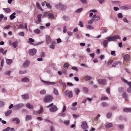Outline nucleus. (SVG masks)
I'll return each mask as SVG.
<instances>
[{
  "label": "nucleus",
  "mask_w": 131,
  "mask_h": 131,
  "mask_svg": "<svg viewBox=\"0 0 131 131\" xmlns=\"http://www.w3.org/2000/svg\"><path fill=\"white\" fill-rule=\"evenodd\" d=\"M106 39L109 42L114 41H116L117 39H120L121 37L117 35L108 37Z\"/></svg>",
  "instance_id": "f257e3e1"
},
{
  "label": "nucleus",
  "mask_w": 131,
  "mask_h": 131,
  "mask_svg": "<svg viewBox=\"0 0 131 131\" xmlns=\"http://www.w3.org/2000/svg\"><path fill=\"white\" fill-rule=\"evenodd\" d=\"M50 108L49 110L51 112H54L57 111L58 109L56 106L53 105V103H52L47 107V108Z\"/></svg>",
  "instance_id": "f03ea898"
},
{
  "label": "nucleus",
  "mask_w": 131,
  "mask_h": 131,
  "mask_svg": "<svg viewBox=\"0 0 131 131\" xmlns=\"http://www.w3.org/2000/svg\"><path fill=\"white\" fill-rule=\"evenodd\" d=\"M53 99L52 96L48 95L46 96L44 99V101L45 102H49L51 101Z\"/></svg>",
  "instance_id": "7ed1b4c3"
},
{
  "label": "nucleus",
  "mask_w": 131,
  "mask_h": 131,
  "mask_svg": "<svg viewBox=\"0 0 131 131\" xmlns=\"http://www.w3.org/2000/svg\"><path fill=\"white\" fill-rule=\"evenodd\" d=\"M42 17V15L41 14H39L37 16V20H35V23L36 24H38L42 21L41 20V18Z\"/></svg>",
  "instance_id": "20e7f679"
},
{
  "label": "nucleus",
  "mask_w": 131,
  "mask_h": 131,
  "mask_svg": "<svg viewBox=\"0 0 131 131\" xmlns=\"http://www.w3.org/2000/svg\"><path fill=\"white\" fill-rule=\"evenodd\" d=\"M81 126L83 129H86L88 127L87 123L85 121H84L82 122Z\"/></svg>",
  "instance_id": "39448f33"
},
{
  "label": "nucleus",
  "mask_w": 131,
  "mask_h": 131,
  "mask_svg": "<svg viewBox=\"0 0 131 131\" xmlns=\"http://www.w3.org/2000/svg\"><path fill=\"white\" fill-rule=\"evenodd\" d=\"M24 105L23 103L18 104L14 106L13 108L14 110H16L19 109L23 107Z\"/></svg>",
  "instance_id": "423d86ee"
},
{
  "label": "nucleus",
  "mask_w": 131,
  "mask_h": 131,
  "mask_svg": "<svg viewBox=\"0 0 131 131\" xmlns=\"http://www.w3.org/2000/svg\"><path fill=\"white\" fill-rule=\"evenodd\" d=\"M37 51V50L36 49L33 48L29 50V54L31 56H33L36 54Z\"/></svg>",
  "instance_id": "0eeeda50"
},
{
  "label": "nucleus",
  "mask_w": 131,
  "mask_h": 131,
  "mask_svg": "<svg viewBox=\"0 0 131 131\" xmlns=\"http://www.w3.org/2000/svg\"><path fill=\"white\" fill-rule=\"evenodd\" d=\"M97 81L99 84L102 85H104L106 82V80L105 79H97Z\"/></svg>",
  "instance_id": "6e6552de"
},
{
  "label": "nucleus",
  "mask_w": 131,
  "mask_h": 131,
  "mask_svg": "<svg viewBox=\"0 0 131 131\" xmlns=\"http://www.w3.org/2000/svg\"><path fill=\"white\" fill-rule=\"evenodd\" d=\"M42 82L46 85H54L56 84V83L55 82H49L45 81L43 80H42Z\"/></svg>",
  "instance_id": "1a4fd4ad"
},
{
  "label": "nucleus",
  "mask_w": 131,
  "mask_h": 131,
  "mask_svg": "<svg viewBox=\"0 0 131 131\" xmlns=\"http://www.w3.org/2000/svg\"><path fill=\"white\" fill-rule=\"evenodd\" d=\"M46 42L47 44H49L51 41V39L49 35H46Z\"/></svg>",
  "instance_id": "9d476101"
},
{
  "label": "nucleus",
  "mask_w": 131,
  "mask_h": 131,
  "mask_svg": "<svg viewBox=\"0 0 131 131\" xmlns=\"http://www.w3.org/2000/svg\"><path fill=\"white\" fill-rule=\"evenodd\" d=\"M121 79L124 82L129 85V87H131V82H129L127 80L123 78H121Z\"/></svg>",
  "instance_id": "9b49d317"
},
{
  "label": "nucleus",
  "mask_w": 131,
  "mask_h": 131,
  "mask_svg": "<svg viewBox=\"0 0 131 131\" xmlns=\"http://www.w3.org/2000/svg\"><path fill=\"white\" fill-rule=\"evenodd\" d=\"M30 61L29 60H26L24 63L23 64V66L24 67L27 68L28 67L29 65Z\"/></svg>",
  "instance_id": "f8f14e48"
},
{
  "label": "nucleus",
  "mask_w": 131,
  "mask_h": 131,
  "mask_svg": "<svg viewBox=\"0 0 131 131\" xmlns=\"http://www.w3.org/2000/svg\"><path fill=\"white\" fill-rule=\"evenodd\" d=\"M121 8L122 9L127 10L131 9V6H128L127 5H126L125 6L121 7Z\"/></svg>",
  "instance_id": "ddd939ff"
},
{
  "label": "nucleus",
  "mask_w": 131,
  "mask_h": 131,
  "mask_svg": "<svg viewBox=\"0 0 131 131\" xmlns=\"http://www.w3.org/2000/svg\"><path fill=\"white\" fill-rule=\"evenodd\" d=\"M108 41L107 39L103 41V45L104 47L106 48L108 45Z\"/></svg>",
  "instance_id": "4468645a"
},
{
  "label": "nucleus",
  "mask_w": 131,
  "mask_h": 131,
  "mask_svg": "<svg viewBox=\"0 0 131 131\" xmlns=\"http://www.w3.org/2000/svg\"><path fill=\"white\" fill-rule=\"evenodd\" d=\"M124 60L126 61H129L130 58L128 54H126L123 57Z\"/></svg>",
  "instance_id": "2eb2a0df"
},
{
  "label": "nucleus",
  "mask_w": 131,
  "mask_h": 131,
  "mask_svg": "<svg viewBox=\"0 0 131 131\" xmlns=\"http://www.w3.org/2000/svg\"><path fill=\"white\" fill-rule=\"evenodd\" d=\"M34 41L35 40L34 39L31 38H29V41H27V42L31 45H35V44H34L33 43H32V42H34Z\"/></svg>",
  "instance_id": "dca6fc26"
},
{
  "label": "nucleus",
  "mask_w": 131,
  "mask_h": 131,
  "mask_svg": "<svg viewBox=\"0 0 131 131\" xmlns=\"http://www.w3.org/2000/svg\"><path fill=\"white\" fill-rule=\"evenodd\" d=\"M32 118L31 116L29 115H27L25 117V120L26 121L30 120Z\"/></svg>",
  "instance_id": "f3484780"
},
{
  "label": "nucleus",
  "mask_w": 131,
  "mask_h": 131,
  "mask_svg": "<svg viewBox=\"0 0 131 131\" xmlns=\"http://www.w3.org/2000/svg\"><path fill=\"white\" fill-rule=\"evenodd\" d=\"M12 121L15 122L17 124H18L20 123V120L17 117L14 118L13 119Z\"/></svg>",
  "instance_id": "a211bd4d"
},
{
  "label": "nucleus",
  "mask_w": 131,
  "mask_h": 131,
  "mask_svg": "<svg viewBox=\"0 0 131 131\" xmlns=\"http://www.w3.org/2000/svg\"><path fill=\"white\" fill-rule=\"evenodd\" d=\"M121 63L119 61H116L114 62L112 65V67H115L116 65L118 64L120 66L121 65Z\"/></svg>",
  "instance_id": "6ab92c4d"
},
{
  "label": "nucleus",
  "mask_w": 131,
  "mask_h": 131,
  "mask_svg": "<svg viewBox=\"0 0 131 131\" xmlns=\"http://www.w3.org/2000/svg\"><path fill=\"white\" fill-rule=\"evenodd\" d=\"M26 106L27 108L30 109L32 110L34 108L33 106L29 103L27 104L26 105Z\"/></svg>",
  "instance_id": "aec40b11"
},
{
  "label": "nucleus",
  "mask_w": 131,
  "mask_h": 131,
  "mask_svg": "<svg viewBox=\"0 0 131 131\" xmlns=\"http://www.w3.org/2000/svg\"><path fill=\"white\" fill-rule=\"evenodd\" d=\"M74 90L75 93L77 95H78L80 91V90L78 88H75Z\"/></svg>",
  "instance_id": "412c9836"
},
{
  "label": "nucleus",
  "mask_w": 131,
  "mask_h": 131,
  "mask_svg": "<svg viewBox=\"0 0 131 131\" xmlns=\"http://www.w3.org/2000/svg\"><path fill=\"white\" fill-rule=\"evenodd\" d=\"M16 14V13H14L12 14H11L10 15V16L9 17L10 20H13L16 17L15 16V15Z\"/></svg>",
  "instance_id": "4be33fe9"
},
{
  "label": "nucleus",
  "mask_w": 131,
  "mask_h": 131,
  "mask_svg": "<svg viewBox=\"0 0 131 131\" xmlns=\"http://www.w3.org/2000/svg\"><path fill=\"white\" fill-rule=\"evenodd\" d=\"M13 60L12 59H6V63L8 65L10 64L12 62Z\"/></svg>",
  "instance_id": "5701e85b"
},
{
  "label": "nucleus",
  "mask_w": 131,
  "mask_h": 131,
  "mask_svg": "<svg viewBox=\"0 0 131 131\" xmlns=\"http://www.w3.org/2000/svg\"><path fill=\"white\" fill-rule=\"evenodd\" d=\"M4 11L6 13H9L11 12V10L9 8H3Z\"/></svg>",
  "instance_id": "b1692460"
},
{
  "label": "nucleus",
  "mask_w": 131,
  "mask_h": 131,
  "mask_svg": "<svg viewBox=\"0 0 131 131\" xmlns=\"http://www.w3.org/2000/svg\"><path fill=\"white\" fill-rule=\"evenodd\" d=\"M48 16L51 19H52L54 18V15L52 13L49 12L48 14Z\"/></svg>",
  "instance_id": "393cba45"
},
{
  "label": "nucleus",
  "mask_w": 131,
  "mask_h": 131,
  "mask_svg": "<svg viewBox=\"0 0 131 131\" xmlns=\"http://www.w3.org/2000/svg\"><path fill=\"white\" fill-rule=\"evenodd\" d=\"M92 78L89 75H87L86 76L85 78V80L86 81H88L89 80L92 79Z\"/></svg>",
  "instance_id": "a878e982"
},
{
  "label": "nucleus",
  "mask_w": 131,
  "mask_h": 131,
  "mask_svg": "<svg viewBox=\"0 0 131 131\" xmlns=\"http://www.w3.org/2000/svg\"><path fill=\"white\" fill-rule=\"evenodd\" d=\"M113 126V124L112 123H109L106 125L105 127L107 128H108Z\"/></svg>",
  "instance_id": "bb28decb"
},
{
  "label": "nucleus",
  "mask_w": 131,
  "mask_h": 131,
  "mask_svg": "<svg viewBox=\"0 0 131 131\" xmlns=\"http://www.w3.org/2000/svg\"><path fill=\"white\" fill-rule=\"evenodd\" d=\"M21 81L24 82H29V80L28 78H25L22 79Z\"/></svg>",
  "instance_id": "cd10ccee"
},
{
  "label": "nucleus",
  "mask_w": 131,
  "mask_h": 131,
  "mask_svg": "<svg viewBox=\"0 0 131 131\" xmlns=\"http://www.w3.org/2000/svg\"><path fill=\"white\" fill-rule=\"evenodd\" d=\"M59 83L62 85L64 88L65 89L66 88V85L64 83L62 82V81H59Z\"/></svg>",
  "instance_id": "c85d7f7f"
},
{
  "label": "nucleus",
  "mask_w": 131,
  "mask_h": 131,
  "mask_svg": "<svg viewBox=\"0 0 131 131\" xmlns=\"http://www.w3.org/2000/svg\"><path fill=\"white\" fill-rule=\"evenodd\" d=\"M12 110H10L7 111L5 113V116H9L12 113Z\"/></svg>",
  "instance_id": "c756f323"
},
{
  "label": "nucleus",
  "mask_w": 131,
  "mask_h": 131,
  "mask_svg": "<svg viewBox=\"0 0 131 131\" xmlns=\"http://www.w3.org/2000/svg\"><path fill=\"white\" fill-rule=\"evenodd\" d=\"M53 93L56 95L59 94V92L57 89L56 88H54L53 90Z\"/></svg>",
  "instance_id": "7c9ffc66"
},
{
  "label": "nucleus",
  "mask_w": 131,
  "mask_h": 131,
  "mask_svg": "<svg viewBox=\"0 0 131 131\" xmlns=\"http://www.w3.org/2000/svg\"><path fill=\"white\" fill-rule=\"evenodd\" d=\"M124 111L125 112H131V109L130 108H124Z\"/></svg>",
  "instance_id": "2f4dec72"
},
{
  "label": "nucleus",
  "mask_w": 131,
  "mask_h": 131,
  "mask_svg": "<svg viewBox=\"0 0 131 131\" xmlns=\"http://www.w3.org/2000/svg\"><path fill=\"white\" fill-rule=\"evenodd\" d=\"M21 96L22 98L24 99H28L29 97V95L28 94L22 95Z\"/></svg>",
  "instance_id": "473e14b6"
},
{
  "label": "nucleus",
  "mask_w": 131,
  "mask_h": 131,
  "mask_svg": "<svg viewBox=\"0 0 131 131\" xmlns=\"http://www.w3.org/2000/svg\"><path fill=\"white\" fill-rule=\"evenodd\" d=\"M112 115V113L111 112H109L106 114V116L107 118H110Z\"/></svg>",
  "instance_id": "72a5a7b5"
},
{
  "label": "nucleus",
  "mask_w": 131,
  "mask_h": 131,
  "mask_svg": "<svg viewBox=\"0 0 131 131\" xmlns=\"http://www.w3.org/2000/svg\"><path fill=\"white\" fill-rule=\"evenodd\" d=\"M18 41H16L14 42L13 44V46L15 48H16L18 44Z\"/></svg>",
  "instance_id": "f704fd0d"
},
{
  "label": "nucleus",
  "mask_w": 131,
  "mask_h": 131,
  "mask_svg": "<svg viewBox=\"0 0 131 131\" xmlns=\"http://www.w3.org/2000/svg\"><path fill=\"white\" fill-rule=\"evenodd\" d=\"M64 124L66 125H69V123H70V121L69 120H64L63 121Z\"/></svg>",
  "instance_id": "c9c22d12"
},
{
  "label": "nucleus",
  "mask_w": 131,
  "mask_h": 131,
  "mask_svg": "<svg viewBox=\"0 0 131 131\" xmlns=\"http://www.w3.org/2000/svg\"><path fill=\"white\" fill-rule=\"evenodd\" d=\"M63 18V19L66 21H67L69 20V17L66 16H64Z\"/></svg>",
  "instance_id": "e433bc0d"
},
{
  "label": "nucleus",
  "mask_w": 131,
  "mask_h": 131,
  "mask_svg": "<svg viewBox=\"0 0 131 131\" xmlns=\"http://www.w3.org/2000/svg\"><path fill=\"white\" fill-rule=\"evenodd\" d=\"M124 90V88L123 87H120L118 88V90L119 92L121 93L123 92Z\"/></svg>",
  "instance_id": "4c0bfd02"
},
{
  "label": "nucleus",
  "mask_w": 131,
  "mask_h": 131,
  "mask_svg": "<svg viewBox=\"0 0 131 131\" xmlns=\"http://www.w3.org/2000/svg\"><path fill=\"white\" fill-rule=\"evenodd\" d=\"M86 27L87 28L90 30L93 29L94 28V27L91 25H87Z\"/></svg>",
  "instance_id": "58836bf2"
},
{
  "label": "nucleus",
  "mask_w": 131,
  "mask_h": 131,
  "mask_svg": "<svg viewBox=\"0 0 131 131\" xmlns=\"http://www.w3.org/2000/svg\"><path fill=\"white\" fill-rule=\"evenodd\" d=\"M43 111V109L42 107H40V109L38 110V114H41L42 113Z\"/></svg>",
  "instance_id": "ea45409f"
},
{
  "label": "nucleus",
  "mask_w": 131,
  "mask_h": 131,
  "mask_svg": "<svg viewBox=\"0 0 131 131\" xmlns=\"http://www.w3.org/2000/svg\"><path fill=\"white\" fill-rule=\"evenodd\" d=\"M117 126L118 128L121 130H122L124 128V126L122 125H118Z\"/></svg>",
  "instance_id": "a19ab883"
},
{
  "label": "nucleus",
  "mask_w": 131,
  "mask_h": 131,
  "mask_svg": "<svg viewBox=\"0 0 131 131\" xmlns=\"http://www.w3.org/2000/svg\"><path fill=\"white\" fill-rule=\"evenodd\" d=\"M83 91L86 93H88L89 91L88 88L86 87H84L83 88Z\"/></svg>",
  "instance_id": "79ce46f5"
},
{
  "label": "nucleus",
  "mask_w": 131,
  "mask_h": 131,
  "mask_svg": "<svg viewBox=\"0 0 131 131\" xmlns=\"http://www.w3.org/2000/svg\"><path fill=\"white\" fill-rule=\"evenodd\" d=\"M34 32L37 34H39L40 33V31L38 29H37L34 30Z\"/></svg>",
  "instance_id": "37998d69"
},
{
  "label": "nucleus",
  "mask_w": 131,
  "mask_h": 131,
  "mask_svg": "<svg viewBox=\"0 0 131 131\" xmlns=\"http://www.w3.org/2000/svg\"><path fill=\"white\" fill-rule=\"evenodd\" d=\"M27 72L26 70H25L24 71L20 70L19 71V73L20 74H23L26 73Z\"/></svg>",
  "instance_id": "c03bdc74"
},
{
  "label": "nucleus",
  "mask_w": 131,
  "mask_h": 131,
  "mask_svg": "<svg viewBox=\"0 0 131 131\" xmlns=\"http://www.w3.org/2000/svg\"><path fill=\"white\" fill-rule=\"evenodd\" d=\"M73 96L72 92L71 91H70V93L68 94V97L69 98H71Z\"/></svg>",
  "instance_id": "a18cd8bd"
},
{
  "label": "nucleus",
  "mask_w": 131,
  "mask_h": 131,
  "mask_svg": "<svg viewBox=\"0 0 131 131\" xmlns=\"http://www.w3.org/2000/svg\"><path fill=\"white\" fill-rule=\"evenodd\" d=\"M117 16L118 18H122L123 17V16L122 13H119L117 15Z\"/></svg>",
  "instance_id": "49530a36"
},
{
  "label": "nucleus",
  "mask_w": 131,
  "mask_h": 131,
  "mask_svg": "<svg viewBox=\"0 0 131 131\" xmlns=\"http://www.w3.org/2000/svg\"><path fill=\"white\" fill-rule=\"evenodd\" d=\"M46 93V91L45 90H42L40 92V93L41 94H45Z\"/></svg>",
  "instance_id": "de8ad7c7"
},
{
  "label": "nucleus",
  "mask_w": 131,
  "mask_h": 131,
  "mask_svg": "<svg viewBox=\"0 0 131 131\" xmlns=\"http://www.w3.org/2000/svg\"><path fill=\"white\" fill-rule=\"evenodd\" d=\"M100 18V16L98 15H97L94 19V20H95L96 21H98Z\"/></svg>",
  "instance_id": "09e8293b"
},
{
  "label": "nucleus",
  "mask_w": 131,
  "mask_h": 131,
  "mask_svg": "<svg viewBox=\"0 0 131 131\" xmlns=\"http://www.w3.org/2000/svg\"><path fill=\"white\" fill-rule=\"evenodd\" d=\"M111 55L114 56H115L116 55L115 54V51H112L111 52Z\"/></svg>",
  "instance_id": "8fccbe9b"
},
{
  "label": "nucleus",
  "mask_w": 131,
  "mask_h": 131,
  "mask_svg": "<svg viewBox=\"0 0 131 131\" xmlns=\"http://www.w3.org/2000/svg\"><path fill=\"white\" fill-rule=\"evenodd\" d=\"M102 105L104 107H107L108 106V104L106 103L103 102L102 104Z\"/></svg>",
  "instance_id": "3c124183"
},
{
  "label": "nucleus",
  "mask_w": 131,
  "mask_h": 131,
  "mask_svg": "<svg viewBox=\"0 0 131 131\" xmlns=\"http://www.w3.org/2000/svg\"><path fill=\"white\" fill-rule=\"evenodd\" d=\"M108 100V98L107 97H104L101 98V100L102 101L104 100Z\"/></svg>",
  "instance_id": "603ef678"
},
{
  "label": "nucleus",
  "mask_w": 131,
  "mask_h": 131,
  "mask_svg": "<svg viewBox=\"0 0 131 131\" xmlns=\"http://www.w3.org/2000/svg\"><path fill=\"white\" fill-rule=\"evenodd\" d=\"M79 25L80 27H83L84 26L83 23L81 21H79Z\"/></svg>",
  "instance_id": "864d4df0"
},
{
  "label": "nucleus",
  "mask_w": 131,
  "mask_h": 131,
  "mask_svg": "<svg viewBox=\"0 0 131 131\" xmlns=\"http://www.w3.org/2000/svg\"><path fill=\"white\" fill-rule=\"evenodd\" d=\"M83 10V8H81L78 9L76 11V12L78 13H80Z\"/></svg>",
  "instance_id": "5fc2aeb1"
},
{
  "label": "nucleus",
  "mask_w": 131,
  "mask_h": 131,
  "mask_svg": "<svg viewBox=\"0 0 131 131\" xmlns=\"http://www.w3.org/2000/svg\"><path fill=\"white\" fill-rule=\"evenodd\" d=\"M69 67V64L67 63H65L63 65V67L65 68H67Z\"/></svg>",
  "instance_id": "6e6d98bb"
},
{
  "label": "nucleus",
  "mask_w": 131,
  "mask_h": 131,
  "mask_svg": "<svg viewBox=\"0 0 131 131\" xmlns=\"http://www.w3.org/2000/svg\"><path fill=\"white\" fill-rule=\"evenodd\" d=\"M80 1L83 4H86L87 3L86 0H80Z\"/></svg>",
  "instance_id": "4d7b16f0"
},
{
  "label": "nucleus",
  "mask_w": 131,
  "mask_h": 131,
  "mask_svg": "<svg viewBox=\"0 0 131 131\" xmlns=\"http://www.w3.org/2000/svg\"><path fill=\"white\" fill-rule=\"evenodd\" d=\"M63 29V32L64 33H65L67 31V27L66 26H64Z\"/></svg>",
  "instance_id": "13d9d810"
},
{
  "label": "nucleus",
  "mask_w": 131,
  "mask_h": 131,
  "mask_svg": "<svg viewBox=\"0 0 131 131\" xmlns=\"http://www.w3.org/2000/svg\"><path fill=\"white\" fill-rule=\"evenodd\" d=\"M71 69L72 70H74L77 71H78V69L76 67H75V66H74V67H72V68Z\"/></svg>",
  "instance_id": "bf43d9fd"
},
{
  "label": "nucleus",
  "mask_w": 131,
  "mask_h": 131,
  "mask_svg": "<svg viewBox=\"0 0 131 131\" xmlns=\"http://www.w3.org/2000/svg\"><path fill=\"white\" fill-rule=\"evenodd\" d=\"M60 115L64 117L66 116V114L64 112H62L60 114Z\"/></svg>",
  "instance_id": "052dcab7"
},
{
  "label": "nucleus",
  "mask_w": 131,
  "mask_h": 131,
  "mask_svg": "<svg viewBox=\"0 0 131 131\" xmlns=\"http://www.w3.org/2000/svg\"><path fill=\"white\" fill-rule=\"evenodd\" d=\"M46 5L47 7H48L49 8H51L52 7V6L49 3H47L46 4Z\"/></svg>",
  "instance_id": "680f3d73"
},
{
  "label": "nucleus",
  "mask_w": 131,
  "mask_h": 131,
  "mask_svg": "<svg viewBox=\"0 0 131 131\" xmlns=\"http://www.w3.org/2000/svg\"><path fill=\"white\" fill-rule=\"evenodd\" d=\"M19 35L20 36H24V33L23 32H20L19 33Z\"/></svg>",
  "instance_id": "e2e57ef3"
},
{
  "label": "nucleus",
  "mask_w": 131,
  "mask_h": 131,
  "mask_svg": "<svg viewBox=\"0 0 131 131\" xmlns=\"http://www.w3.org/2000/svg\"><path fill=\"white\" fill-rule=\"evenodd\" d=\"M94 21V19H92L90 20H89L88 22V24H92Z\"/></svg>",
  "instance_id": "0e129e2a"
},
{
  "label": "nucleus",
  "mask_w": 131,
  "mask_h": 131,
  "mask_svg": "<svg viewBox=\"0 0 131 131\" xmlns=\"http://www.w3.org/2000/svg\"><path fill=\"white\" fill-rule=\"evenodd\" d=\"M11 73V71H7L5 72V74L6 75H10V73Z\"/></svg>",
  "instance_id": "69168bd1"
},
{
  "label": "nucleus",
  "mask_w": 131,
  "mask_h": 131,
  "mask_svg": "<svg viewBox=\"0 0 131 131\" xmlns=\"http://www.w3.org/2000/svg\"><path fill=\"white\" fill-rule=\"evenodd\" d=\"M101 30H102V32L103 33H104L107 32V31L106 29L104 28H102Z\"/></svg>",
  "instance_id": "338daca9"
},
{
  "label": "nucleus",
  "mask_w": 131,
  "mask_h": 131,
  "mask_svg": "<svg viewBox=\"0 0 131 131\" xmlns=\"http://www.w3.org/2000/svg\"><path fill=\"white\" fill-rule=\"evenodd\" d=\"M10 129L9 127H8L4 129L3 131H8Z\"/></svg>",
  "instance_id": "774afa93"
}]
</instances>
